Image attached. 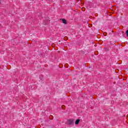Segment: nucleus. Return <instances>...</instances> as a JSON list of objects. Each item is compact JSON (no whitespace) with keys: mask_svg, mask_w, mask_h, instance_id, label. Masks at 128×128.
I'll return each mask as SVG.
<instances>
[{"mask_svg":"<svg viewBox=\"0 0 128 128\" xmlns=\"http://www.w3.org/2000/svg\"><path fill=\"white\" fill-rule=\"evenodd\" d=\"M74 119H70V120H68V124H70V126H72V124H74Z\"/></svg>","mask_w":128,"mask_h":128,"instance_id":"1","label":"nucleus"},{"mask_svg":"<svg viewBox=\"0 0 128 128\" xmlns=\"http://www.w3.org/2000/svg\"><path fill=\"white\" fill-rule=\"evenodd\" d=\"M80 119H78L77 120H76V121L75 122V124H80Z\"/></svg>","mask_w":128,"mask_h":128,"instance_id":"2","label":"nucleus"},{"mask_svg":"<svg viewBox=\"0 0 128 128\" xmlns=\"http://www.w3.org/2000/svg\"><path fill=\"white\" fill-rule=\"evenodd\" d=\"M62 22L63 24H66V20L65 19H62Z\"/></svg>","mask_w":128,"mask_h":128,"instance_id":"3","label":"nucleus"},{"mask_svg":"<svg viewBox=\"0 0 128 128\" xmlns=\"http://www.w3.org/2000/svg\"><path fill=\"white\" fill-rule=\"evenodd\" d=\"M126 34H127V36H128V30H127L126 31Z\"/></svg>","mask_w":128,"mask_h":128,"instance_id":"4","label":"nucleus"}]
</instances>
